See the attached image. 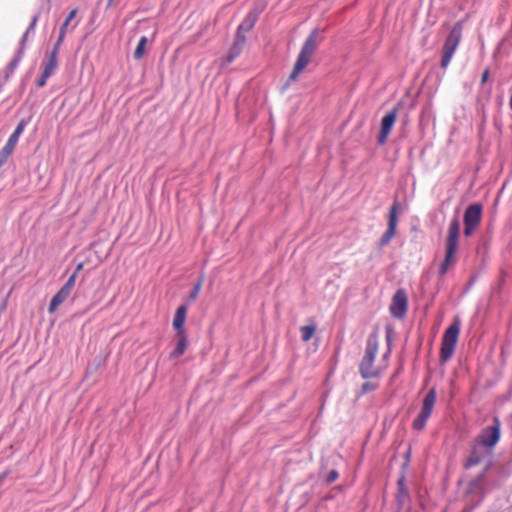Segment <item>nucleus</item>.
I'll list each match as a JSON object with an SVG mask.
<instances>
[{
	"label": "nucleus",
	"mask_w": 512,
	"mask_h": 512,
	"mask_svg": "<svg viewBox=\"0 0 512 512\" xmlns=\"http://www.w3.org/2000/svg\"><path fill=\"white\" fill-rule=\"evenodd\" d=\"M393 332H394L393 326L391 324H388L386 326V341L388 344L391 342Z\"/></svg>",
	"instance_id": "nucleus-33"
},
{
	"label": "nucleus",
	"mask_w": 512,
	"mask_h": 512,
	"mask_svg": "<svg viewBox=\"0 0 512 512\" xmlns=\"http://www.w3.org/2000/svg\"><path fill=\"white\" fill-rule=\"evenodd\" d=\"M39 20V13H37L36 15H34L31 19V22L29 24V26L27 27L24 35L22 36L21 40H20V44H19V48L18 49H22V51L25 50V43H26V40L29 36L30 33H33L34 30H35V27L37 25V22Z\"/></svg>",
	"instance_id": "nucleus-22"
},
{
	"label": "nucleus",
	"mask_w": 512,
	"mask_h": 512,
	"mask_svg": "<svg viewBox=\"0 0 512 512\" xmlns=\"http://www.w3.org/2000/svg\"><path fill=\"white\" fill-rule=\"evenodd\" d=\"M397 490H408L405 485V476L402 475L397 481Z\"/></svg>",
	"instance_id": "nucleus-34"
},
{
	"label": "nucleus",
	"mask_w": 512,
	"mask_h": 512,
	"mask_svg": "<svg viewBox=\"0 0 512 512\" xmlns=\"http://www.w3.org/2000/svg\"><path fill=\"white\" fill-rule=\"evenodd\" d=\"M9 472L8 471H4L0 474V486L3 484V482L6 480L7 476H8Z\"/></svg>",
	"instance_id": "nucleus-38"
},
{
	"label": "nucleus",
	"mask_w": 512,
	"mask_h": 512,
	"mask_svg": "<svg viewBox=\"0 0 512 512\" xmlns=\"http://www.w3.org/2000/svg\"><path fill=\"white\" fill-rule=\"evenodd\" d=\"M12 153L13 151L3 146V148L0 150V168L7 162Z\"/></svg>",
	"instance_id": "nucleus-27"
},
{
	"label": "nucleus",
	"mask_w": 512,
	"mask_h": 512,
	"mask_svg": "<svg viewBox=\"0 0 512 512\" xmlns=\"http://www.w3.org/2000/svg\"><path fill=\"white\" fill-rule=\"evenodd\" d=\"M464 234L471 236L480 224L482 218V205L474 203L469 205L464 212Z\"/></svg>",
	"instance_id": "nucleus-10"
},
{
	"label": "nucleus",
	"mask_w": 512,
	"mask_h": 512,
	"mask_svg": "<svg viewBox=\"0 0 512 512\" xmlns=\"http://www.w3.org/2000/svg\"><path fill=\"white\" fill-rule=\"evenodd\" d=\"M397 118V108H394L387 112L381 119V129L378 135V143L383 145L386 143L387 138L394 126Z\"/></svg>",
	"instance_id": "nucleus-13"
},
{
	"label": "nucleus",
	"mask_w": 512,
	"mask_h": 512,
	"mask_svg": "<svg viewBox=\"0 0 512 512\" xmlns=\"http://www.w3.org/2000/svg\"><path fill=\"white\" fill-rule=\"evenodd\" d=\"M500 437L501 422L498 417H493L492 424L484 427L474 439L494 451Z\"/></svg>",
	"instance_id": "nucleus-8"
},
{
	"label": "nucleus",
	"mask_w": 512,
	"mask_h": 512,
	"mask_svg": "<svg viewBox=\"0 0 512 512\" xmlns=\"http://www.w3.org/2000/svg\"><path fill=\"white\" fill-rule=\"evenodd\" d=\"M511 474V462L495 463L493 460H489L469 482L468 492L479 494L483 499L487 493L501 487Z\"/></svg>",
	"instance_id": "nucleus-1"
},
{
	"label": "nucleus",
	"mask_w": 512,
	"mask_h": 512,
	"mask_svg": "<svg viewBox=\"0 0 512 512\" xmlns=\"http://www.w3.org/2000/svg\"><path fill=\"white\" fill-rule=\"evenodd\" d=\"M245 33H246L245 31L240 30V29L237 27L236 34H235L234 44L239 45V46H241V47H244L245 42H246V36H245Z\"/></svg>",
	"instance_id": "nucleus-25"
},
{
	"label": "nucleus",
	"mask_w": 512,
	"mask_h": 512,
	"mask_svg": "<svg viewBox=\"0 0 512 512\" xmlns=\"http://www.w3.org/2000/svg\"><path fill=\"white\" fill-rule=\"evenodd\" d=\"M460 235V222L455 217L451 220L448 229V237L446 240V253L443 262L440 265V275L446 274L449 266L455 262V254L458 247V238Z\"/></svg>",
	"instance_id": "nucleus-4"
},
{
	"label": "nucleus",
	"mask_w": 512,
	"mask_h": 512,
	"mask_svg": "<svg viewBox=\"0 0 512 512\" xmlns=\"http://www.w3.org/2000/svg\"><path fill=\"white\" fill-rule=\"evenodd\" d=\"M401 209V204L398 201H394L389 211L388 228L380 239V246L388 245L391 239L394 237L396 233L397 216Z\"/></svg>",
	"instance_id": "nucleus-11"
},
{
	"label": "nucleus",
	"mask_w": 512,
	"mask_h": 512,
	"mask_svg": "<svg viewBox=\"0 0 512 512\" xmlns=\"http://www.w3.org/2000/svg\"><path fill=\"white\" fill-rule=\"evenodd\" d=\"M339 474L336 470H331L328 474H327V477H326V483L327 484H331L333 483L334 481H336V479L338 478Z\"/></svg>",
	"instance_id": "nucleus-31"
},
{
	"label": "nucleus",
	"mask_w": 512,
	"mask_h": 512,
	"mask_svg": "<svg viewBox=\"0 0 512 512\" xmlns=\"http://www.w3.org/2000/svg\"><path fill=\"white\" fill-rule=\"evenodd\" d=\"M77 12H78L77 9H73L68 14V16L66 17L64 22L61 24L60 29H59V34H58V37H57V40H56V43H58V45H62V43H63V41L65 39L66 33L68 31V28H69L72 20L75 18Z\"/></svg>",
	"instance_id": "nucleus-20"
},
{
	"label": "nucleus",
	"mask_w": 512,
	"mask_h": 512,
	"mask_svg": "<svg viewBox=\"0 0 512 512\" xmlns=\"http://www.w3.org/2000/svg\"><path fill=\"white\" fill-rule=\"evenodd\" d=\"M187 308L185 305H181L177 308L176 313L174 315L173 320H185L186 319Z\"/></svg>",
	"instance_id": "nucleus-28"
},
{
	"label": "nucleus",
	"mask_w": 512,
	"mask_h": 512,
	"mask_svg": "<svg viewBox=\"0 0 512 512\" xmlns=\"http://www.w3.org/2000/svg\"><path fill=\"white\" fill-rule=\"evenodd\" d=\"M463 25L459 21L454 24L448 36L445 39L440 66L446 69L461 41Z\"/></svg>",
	"instance_id": "nucleus-5"
},
{
	"label": "nucleus",
	"mask_w": 512,
	"mask_h": 512,
	"mask_svg": "<svg viewBox=\"0 0 512 512\" xmlns=\"http://www.w3.org/2000/svg\"><path fill=\"white\" fill-rule=\"evenodd\" d=\"M29 122H30V118H23L19 121L15 130L9 136L7 142L4 145L6 148L10 149L11 151H14V149L19 141L20 136L22 135L24 129L29 124Z\"/></svg>",
	"instance_id": "nucleus-17"
},
{
	"label": "nucleus",
	"mask_w": 512,
	"mask_h": 512,
	"mask_svg": "<svg viewBox=\"0 0 512 512\" xmlns=\"http://www.w3.org/2000/svg\"><path fill=\"white\" fill-rule=\"evenodd\" d=\"M51 76H52L51 74H49L48 72L43 70L42 73H41V76L37 80V86L39 88L44 87L46 85V82H47L48 78L51 77Z\"/></svg>",
	"instance_id": "nucleus-29"
},
{
	"label": "nucleus",
	"mask_w": 512,
	"mask_h": 512,
	"mask_svg": "<svg viewBox=\"0 0 512 512\" xmlns=\"http://www.w3.org/2000/svg\"><path fill=\"white\" fill-rule=\"evenodd\" d=\"M76 277L77 275L72 273L63 286L72 291L73 287L75 286Z\"/></svg>",
	"instance_id": "nucleus-30"
},
{
	"label": "nucleus",
	"mask_w": 512,
	"mask_h": 512,
	"mask_svg": "<svg viewBox=\"0 0 512 512\" xmlns=\"http://www.w3.org/2000/svg\"><path fill=\"white\" fill-rule=\"evenodd\" d=\"M113 1H114V0H109V1H108V5H109V6H110V5H112V4H113Z\"/></svg>",
	"instance_id": "nucleus-41"
},
{
	"label": "nucleus",
	"mask_w": 512,
	"mask_h": 512,
	"mask_svg": "<svg viewBox=\"0 0 512 512\" xmlns=\"http://www.w3.org/2000/svg\"><path fill=\"white\" fill-rule=\"evenodd\" d=\"M184 324L185 322H173V328L176 331V347L170 353V358H178L182 356L187 348V334Z\"/></svg>",
	"instance_id": "nucleus-12"
},
{
	"label": "nucleus",
	"mask_w": 512,
	"mask_h": 512,
	"mask_svg": "<svg viewBox=\"0 0 512 512\" xmlns=\"http://www.w3.org/2000/svg\"><path fill=\"white\" fill-rule=\"evenodd\" d=\"M202 281H203V278L201 277L193 286L192 290L190 291L189 293V299L190 300H195L198 295H199V292L201 290V286H202Z\"/></svg>",
	"instance_id": "nucleus-26"
},
{
	"label": "nucleus",
	"mask_w": 512,
	"mask_h": 512,
	"mask_svg": "<svg viewBox=\"0 0 512 512\" xmlns=\"http://www.w3.org/2000/svg\"><path fill=\"white\" fill-rule=\"evenodd\" d=\"M318 38H319V30L314 29L307 39L305 40L300 53L297 57L294 68L289 76L288 81H294L297 79L300 72L308 65L310 62L311 56L317 49L318 46Z\"/></svg>",
	"instance_id": "nucleus-3"
},
{
	"label": "nucleus",
	"mask_w": 512,
	"mask_h": 512,
	"mask_svg": "<svg viewBox=\"0 0 512 512\" xmlns=\"http://www.w3.org/2000/svg\"><path fill=\"white\" fill-rule=\"evenodd\" d=\"M61 45L55 42L51 51L46 53L45 60L42 63L43 70L53 75L56 68L58 67V54L60 51Z\"/></svg>",
	"instance_id": "nucleus-15"
},
{
	"label": "nucleus",
	"mask_w": 512,
	"mask_h": 512,
	"mask_svg": "<svg viewBox=\"0 0 512 512\" xmlns=\"http://www.w3.org/2000/svg\"><path fill=\"white\" fill-rule=\"evenodd\" d=\"M24 55L22 49H18L13 59L8 63L5 70L0 74V86H3L15 72Z\"/></svg>",
	"instance_id": "nucleus-16"
},
{
	"label": "nucleus",
	"mask_w": 512,
	"mask_h": 512,
	"mask_svg": "<svg viewBox=\"0 0 512 512\" xmlns=\"http://www.w3.org/2000/svg\"><path fill=\"white\" fill-rule=\"evenodd\" d=\"M237 57L234 56L232 53L228 52V55L226 56L224 60V64H230L232 63Z\"/></svg>",
	"instance_id": "nucleus-36"
},
{
	"label": "nucleus",
	"mask_w": 512,
	"mask_h": 512,
	"mask_svg": "<svg viewBox=\"0 0 512 512\" xmlns=\"http://www.w3.org/2000/svg\"><path fill=\"white\" fill-rule=\"evenodd\" d=\"M300 331H301V339L303 341L307 342L314 335V333L316 331V326L314 324L305 325L300 328Z\"/></svg>",
	"instance_id": "nucleus-24"
},
{
	"label": "nucleus",
	"mask_w": 512,
	"mask_h": 512,
	"mask_svg": "<svg viewBox=\"0 0 512 512\" xmlns=\"http://www.w3.org/2000/svg\"><path fill=\"white\" fill-rule=\"evenodd\" d=\"M488 77H489V70H488V69H486V70L483 72V74H482V77H481V83H482V84H483V83H485V82L487 81Z\"/></svg>",
	"instance_id": "nucleus-37"
},
{
	"label": "nucleus",
	"mask_w": 512,
	"mask_h": 512,
	"mask_svg": "<svg viewBox=\"0 0 512 512\" xmlns=\"http://www.w3.org/2000/svg\"><path fill=\"white\" fill-rule=\"evenodd\" d=\"M262 10L263 8L261 6H255L248 12L238 28L245 32H249L255 26Z\"/></svg>",
	"instance_id": "nucleus-18"
},
{
	"label": "nucleus",
	"mask_w": 512,
	"mask_h": 512,
	"mask_svg": "<svg viewBox=\"0 0 512 512\" xmlns=\"http://www.w3.org/2000/svg\"><path fill=\"white\" fill-rule=\"evenodd\" d=\"M242 50L243 47L233 43V45L229 49V52L232 53L234 56L238 57L241 54Z\"/></svg>",
	"instance_id": "nucleus-32"
},
{
	"label": "nucleus",
	"mask_w": 512,
	"mask_h": 512,
	"mask_svg": "<svg viewBox=\"0 0 512 512\" xmlns=\"http://www.w3.org/2000/svg\"><path fill=\"white\" fill-rule=\"evenodd\" d=\"M83 267H84L83 262L78 263L73 274L77 275L83 269Z\"/></svg>",
	"instance_id": "nucleus-39"
},
{
	"label": "nucleus",
	"mask_w": 512,
	"mask_h": 512,
	"mask_svg": "<svg viewBox=\"0 0 512 512\" xmlns=\"http://www.w3.org/2000/svg\"><path fill=\"white\" fill-rule=\"evenodd\" d=\"M493 450L482 446L481 443L473 439L471 444V449L469 455L463 462L464 469H471L475 466H478L482 463H487L489 460H492Z\"/></svg>",
	"instance_id": "nucleus-7"
},
{
	"label": "nucleus",
	"mask_w": 512,
	"mask_h": 512,
	"mask_svg": "<svg viewBox=\"0 0 512 512\" xmlns=\"http://www.w3.org/2000/svg\"><path fill=\"white\" fill-rule=\"evenodd\" d=\"M79 21H76L74 24L71 25V29H75L78 25Z\"/></svg>",
	"instance_id": "nucleus-40"
},
{
	"label": "nucleus",
	"mask_w": 512,
	"mask_h": 512,
	"mask_svg": "<svg viewBox=\"0 0 512 512\" xmlns=\"http://www.w3.org/2000/svg\"><path fill=\"white\" fill-rule=\"evenodd\" d=\"M391 314L395 318H402L407 311V295L403 289L396 291L390 305Z\"/></svg>",
	"instance_id": "nucleus-14"
},
{
	"label": "nucleus",
	"mask_w": 512,
	"mask_h": 512,
	"mask_svg": "<svg viewBox=\"0 0 512 512\" xmlns=\"http://www.w3.org/2000/svg\"><path fill=\"white\" fill-rule=\"evenodd\" d=\"M435 401L436 390L435 388H431L424 396L419 415L413 421L412 426L415 430L422 431L425 428L426 422L432 414Z\"/></svg>",
	"instance_id": "nucleus-9"
},
{
	"label": "nucleus",
	"mask_w": 512,
	"mask_h": 512,
	"mask_svg": "<svg viewBox=\"0 0 512 512\" xmlns=\"http://www.w3.org/2000/svg\"><path fill=\"white\" fill-rule=\"evenodd\" d=\"M71 292V290L62 286L61 289L52 297L48 308L49 312H54L57 309V307L70 296Z\"/></svg>",
	"instance_id": "nucleus-19"
},
{
	"label": "nucleus",
	"mask_w": 512,
	"mask_h": 512,
	"mask_svg": "<svg viewBox=\"0 0 512 512\" xmlns=\"http://www.w3.org/2000/svg\"><path fill=\"white\" fill-rule=\"evenodd\" d=\"M396 500V511L395 512H401L403 507L410 502V494L408 490H397V493L395 495Z\"/></svg>",
	"instance_id": "nucleus-21"
},
{
	"label": "nucleus",
	"mask_w": 512,
	"mask_h": 512,
	"mask_svg": "<svg viewBox=\"0 0 512 512\" xmlns=\"http://www.w3.org/2000/svg\"><path fill=\"white\" fill-rule=\"evenodd\" d=\"M378 352V339L375 334H371L366 343L364 356L360 362L359 373L362 378H375L380 374V370L374 365Z\"/></svg>",
	"instance_id": "nucleus-2"
},
{
	"label": "nucleus",
	"mask_w": 512,
	"mask_h": 512,
	"mask_svg": "<svg viewBox=\"0 0 512 512\" xmlns=\"http://www.w3.org/2000/svg\"><path fill=\"white\" fill-rule=\"evenodd\" d=\"M460 329V322H452L444 332L440 349V361L442 363L447 362L452 357L458 341Z\"/></svg>",
	"instance_id": "nucleus-6"
},
{
	"label": "nucleus",
	"mask_w": 512,
	"mask_h": 512,
	"mask_svg": "<svg viewBox=\"0 0 512 512\" xmlns=\"http://www.w3.org/2000/svg\"><path fill=\"white\" fill-rule=\"evenodd\" d=\"M148 43V38L146 36H142L140 39H139V42L137 44V47L134 51V58L139 60L143 57L144 53H145V47Z\"/></svg>",
	"instance_id": "nucleus-23"
},
{
	"label": "nucleus",
	"mask_w": 512,
	"mask_h": 512,
	"mask_svg": "<svg viewBox=\"0 0 512 512\" xmlns=\"http://www.w3.org/2000/svg\"><path fill=\"white\" fill-rule=\"evenodd\" d=\"M375 387H376V386H375L374 384H372V383H370V382H366V383H364V384L362 385V391H363V393H367V392H369V391L374 390V389H375Z\"/></svg>",
	"instance_id": "nucleus-35"
}]
</instances>
